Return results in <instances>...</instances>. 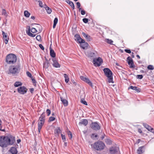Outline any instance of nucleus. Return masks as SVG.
I'll use <instances>...</instances> for the list:
<instances>
[{"mask_svg":"<svg viewBox=\"0 0 154 154\" xmlns=\"http://www.w3.org/2000/svg\"><path fill=\"white\" fill-rule=\"evenodd\" d=\"M93 148L98 151H101L104 149L105 146L104 143L101 141L95 142L93 145Z\"/></svg>","mask_w":154,"mask_h":154,"instance_id":"nucleus-3","label":"nucleus"},{"mask_svg":"<svg viewBox=\"0 0 154 154\" xmlns=\"http://www.w3.org/2000/svg\"><path fill=\"white\" fill-rule=\"evenodd\" d=\"M96 51L94 52L90 51L88 53V56L89 57H94L96 56Z\"/></svg>","mask_w":154,"mask_h":154,"instance_id":"nucleus-26","label":"nucleus"},{"mask_svg":"<svg viewBox=\"0 0 154 154\" xmlns=\"http://www.w3.org/2000/svg\"><path fill=\"white\" fill-rule=\"evenodd\" d=\"M44 122H40L38 121V131L39 133L40 132L41 129L42 128V126L44 125Z\"/></svg>","mask_w":154,"mask_h":154,"instance_id":"nucleus-19","label":"nucleus"},{"mask_svg":"<svg viewBox=\"0 0 154 154\" xmlns=\"http://www.w3.org/2000/svg\"><path fill=\"white\" fill-rule=\"evenodd\" d=\"M55 119V118L54 117L51 116L49 117V122H51L52 121H53Z\"/></svg>","mask_w":154,"mask_h":154,"instance_id":"nucleus-44","label":"nucleus"},{"mask_svg":"<svg viewBox=\"0 0 154 154\" xmlns=\"http://www.w3.org/2000/svg\"><path fill=\"white\" fill-rule=\"evenodd\" d=\"M127 61L128 65L130 66V68H134L135 67V66L134 64L133 60L130 57H128L127 58Z\"/></svg>","mask_w":154,"mask_h":154,"instance_id":"nucleus-12","label":"nucleus"},{"mask_svg":"<svg viewBox=\"0 0 154 154\" xmlns=\"http://www.w3.org/2000/svg\"><path fill=\"white\" fill-rule=\"evenodd\" d=\"M143 78V76L142 75H137V78L139 79H142Z\"/></svg>","mask_w":154,"mask_h":154,"instance_id":"nucleus-48","label":"nucleus"},{"mask_svg":"<svg viewBox=\"0 0 154 154\" xmlns=\"http://www.w3.org/2000/svg\"><path fill=\"white\" fill-rule=\"evenodd\" d=\"M39 46L40 48L42 50H44V48L43 47V45H42L41 44H39Z\"/></svg>","mask_w":154,"mask_h":154,"instance_id":"nucleus-52","label":"nucleus"},{"mask_svg":"<svg viewBox=\"0 0 154 154\" xmlns=\"http://www.w3.org/2000/svg\"><path fill=\"white\" fill-rule=\"evenodd\" d=\"M66 2L73 9H74L75 6L74 4L72 2L69 0H67Z\"/></svg>","mask_w":154,"mask_h":154,"instance_id":"nucleus-28","label":"nucleus"},{"mask_svg":"<svg viewBox=\"0 0 154 154\" xmlns=\"http://www.w3.org/2000/svg\"><path fill=\"white\" fill-rule=\"evenodd\" d=\"M147 69L149 70H153L154 69V67L152 65H149L148 66Z\"/></svg>","mask_w":154,"mask_h":154,"instance_id":"nucleus-37","label":"nucleus"},{"mask_svg":"<svg viewBox=\"0 0 154 154\" xmlns=\"http://www.w3.org/2000/svg\"><path fill=\"white\" fill-rule=\"evenodd\" d=\"M3 38L5 39V44H7L8 42V39L7 38V34L4 31L2 32Z\"/></svg>","mask_w":154,"mask_h":154,"instance_id":"nucleus-20","label":"nucleus"},{"mask_svg":"<svg viewBox=\"0 0 154 154\" xmlns=\"http://www.w3.org/2000/svg\"><path fill=\"white\" fill-rule=\"evenodd\" d=\"M103 71L105 75L108 77V82L109 83H113V77L112 76V71L108 68H104Z\"/></svg>","mask_w":154,"mask_h":154,"instance_id":"nucleus-4","label":"nucleus"},{"mask_svg":"<svg viewBox=\"0 0 154 154\" xmlns=\"http://www.w3.org/2000/svg\"><path fill=\"white\" fill-rule=\"evenodd\" d=\"M36 40L39 41H41V37L40 35H37L36 37Z\"/></svg>","mask_w":154,"mask_h":154,"instance_id":"nucleus-38","label":"nucleus"},{"mask_svg":"<svg viewBox=\"0 0 154 154\" xmlns=\"http://www.w3.org/2000/svg\"><path fill=\"white\" fill-rule=\"evenodd\" d=\"M61 137L63 140L64 141H65L66 140V137L65 135H63V134H61Z\"/></svg>","mask_w":154,"mask_h":154,"instance_id":"nucleus-50","label":"nucleus"},{"mask_svg":"<svg viewBox=\"0 0 154 154\" xmlns=\"http://www.w3.org/2000/svg\"><path fill=\"white\" fill-rule=\"evenodd\" d=\"M83 21L85 23H86L88 22V19L86 18H84L82 19Z\"/></svg>","mask_w":154,"mask_h":154,"instance_id":"nucleus-45","label":"nucleus"},{"mask_svg":"<svg viewBox=\"0 0 154 154\" xmlns=\"http://www.w3.org/2000/svg\"><path fill=\"white\" fill-rule=\"evenodd\" d=\"M131 89L134 90L136 91L137 92H139L141 90L140 89L136 87H134L132 86H130L128 88V89Z\"/></svg>","mask_w":154,"mask_h":154,"instance_id":"nucleus-22","label":"nucleus"},{"mask_svg":"<svg viewBox=\"0 0 154 154\" xmlns=\"http://www.w3.org/2000/svg\"><path fill=\"white\" fill-rule=\"evenodd\" d=\"M10 152L12 154H17V151L15 147H11L10 150Z\"/></svg>","mask_w":154,"mask_h":154,"instance_id":"nucleus-21","label":"nucleus"},{"mask_svg":"<svg viewBox=\"0 0 154 154\" xmlns=\"http://www.w3.org/2000/svg\"><path fill=\"white\" fill-rule=\"evenodd\" d=\"M58 21V18L57 17H55L54 20V23L57 24V23Z\"/></svg>","mask_w":154,"mask_h":154,"instance_id":"nucleus-46","label":"nucleus"},{"mask_svg":"<svg viewBox=\"0 0 154 154\" xmlns=\"http://www.w3.org/2000/svg\"><path fill=\"white\" fill-rule=\"evenodd\" d=\"M60 99L61 101L64 106H67L68 105V101L62 96H60Z\"/></svg>","mask_w":154,"mask_h":154,"instance_id":"nucleus-17","label":"nucleus"},{"mask_svg":"<svg viewBox=\"0 0 154 154\" xmlns=\"http://www.w3.org/2000/svg\"><path fill=\"white\" fill-rule=\"evenodd\" d=\"M45 9L48 14H50L52 12V10L48 7H46V8Z\"/></svg>","mask_w":154,"mask_h":154,"instance_id":"nucleus-35","label":"nucleus"},{"mask_svg":"<svg viewBox=\"0 0 154 154\" xmlns=\"http://www.w3.org/2000/svg\"><path fill=\"white\" fill-rule=\"evenodd\" d=\"M50 56L54 58L56 56L55 53L50 47Z\"/></svg>","mask_w":154,"mask_h":154,"instance_id":"nucleus-24","label":"nucleus"},{"mask_svg":"<svg viewBox=\"0 0 154 154\" xmlns=\"http://www.w3.org/2000/svg\"><path fill=\"white\" fill-rule=\"evenodd\" d=\"M2 14L4 16H7V14L6 11L4 9H3L2 10Z\"/></svg>","mask_w":154,"mask_h":154,"instance_id":"nucleus-41","label":"nucleus"},{"mask_svg":"<svg viewBox=\"0 0 154 154\" xmlns=\"http://www.w3.org/2000/svg\"><path fill=\"white\" fill-rule=\"evenodd\" d=\"M6 136H0V146L4 147H6Z\"/></svg>","mask_w":154,"mask_h":154,"instance_id":"nucleus-9","label":"nucleus"},{"mask_svg":"<svg viewBox=\"0 0 154 154\" xmlns=\"http://www.w3.org/2000/svg\"><path fill=\"white\" fill-rule=\"evenodd\" d=\"M38 25L39 26H38V27L39 28H41L40 29H39V30L40 32L42 31V28L41 27V26L40 25H39V24H38Z\"/></svg>","mask_w":154,"mask_h":154,"instance_id":"nucleus-58","label":"nucleus"},{"mask_svg":"<svg viewBox=\"0 0 154 154\" xmlns=\"http://www.w3.org/2000/svg\"><path fill=\"white\" fill-rule=\"evenodd\" d=\"M125 51L126 53L129 54H130L131 52V50L129 49H125Z\"/></svg>","mask_w":154,"mask_h":154,"instance_id":"nucleus-53","label":"nucleus"},{"mask_svg":"<svg viewBox=\"0 0 154 154\" xmlns=\"http://www.w3.org/2000/svg\"><path fill=\"white\" fill-rule=\"evenodd\" d=\"M81 102L82 103L86 105H88L87 102L85 101V100L84 99H81Z\"/></svg>","mask_w":154,"mask_h":154,"instance_id":"nucleus-40","label":"nucleus"},{"mask_svg":"<svg viewBox=\"0 0 154 154\" xmlns=\"http://www.w3.org/2000/svg\"><path fill=\"white\" fill-rule=\"evenodd\" d=\"M97 137V135H94V134H92L91 136V137L93 139H94L95 138Z\"/></svg>","mask_w":154,"mask_h":154,"instance_id":"nucleus-43","label":"nucleus"},{"mask_svg":"<svg viewBox=\"0 0 154 154\" xmlns=\"http://www.w3.org/2000/svg\"><path fill=\"white\" fill-rule=\"evenodd\" d=\"M88 83L91 87H92L93 86L92 83L91 82L89 79L87 78L86 81L85 82Z\"/></svg>","mask_w":154,"mask_h":154,"instance_id":"nucleus-32","label":"nucleus"},{"mask_svg":"<svg viewBox=\"0 0 154 154\" xmlns=\"http://www.w3.org/2000/svg\"><path fill=\"white\" fill-rule=\"evenodd\" d=\"M90 127L93 129L95 130H98L100 129L99 125L97 122H92L91 125Z\"/></svg>","mask_w":154,"mask_h":154,"instance_id":"nucleus-11","label":"nucleus"},{"mask_svg":"<svg viewBox=\"0 0 154 154\" xmlns=\"http://www.w3.org/2000/svg\"><path fill=\"white\" fill-rule=\"evenodd\" d=\"M105 42H106L108 44H110V45H113L112 43L113 42L111 39H105Z\"/></svg>","mask_w":154,"mask_h":154,"instance_id":"nucleus-33","label":"nucleus"},{"mask_svg":"<svg viewBox=\"0 0 154 154\" xmlns=\"http://www.w3.org/2000/svg\"><path fill=\"white\" fill-rule=\"evenodd\" d=\"M67 134L70 139H71L72 138V135L71 132L69 130L67 132Z\"/></svg>","mask_w":154,"mask_h":154,"instance_id":"nucleus-36","label":"nucleus"},{"mask_svg":"<svg viewBox=\"0 0 154 154\" xmlns=\"http://www.w3.org/2000/svg\"><path fill=\"white\" fill-rule=\"evenodd\" d=\"M27 89L24 86L20 87L17 88L18 92L20 94H26L27 91Z\"/></svg>","mask_w":154,"mask_h":154,"instance_id":"nucleus-10","label":"nucleus"},{"mask_svg":"<svg viewBox=\"0 0 154 154\" xmlns=\"http://www.w3.org/2000/svg\"><path fill=\"white\" fill-rule=\"evenodd\" d=\"M39 2V5L40 7H43V5H42V1H38Z\"/></svg>","mask_w":154,"mask_h":154,"instance_id":"nucleus-51","label":"nucleus"},{"mask_svg":"<svg viewBox=\"0 0 154 154\" xmlns=\"http://www.w3.org/2000/svg\"><path fill=\"white\" fill-rule=\"evenodd\" d=\"M26 73L28 76L30 78H32V74L29 72L27 71L26 72Z\"/></svg>","mask_w":154,"mask_h":154,"instance_id":"nucleus-42","label":"nucleus"},{"mask_svg":"<svg viewBox=\"0 0 154 154\" xmlns=\"http://www.w3.org/2000/svg\"><path fill=\"white\" fill-rule=\"evenodd\" d=\"M143 124L144 127L146 128L148 131L151 132H152V131L153 130V128H151V126L146 123H143Z\"/></svg>","mask_w":154,"mask_h":154,"instance_id":"nucleus-18","label":"nucleus"},{"mask_svg":"<svg viewBox=\"0 0 154 154\" xmlns=\"http://www.w3.org/2000/svg\"><path fill=\"white\" fill-rule=\"evenodd\" d=\"M31 78L32 79V83L33 84L35 83L36 82V81L35 79L34 78Z\"/></svg>","mask_w":154,"mask_h":154,"instance_id":"nucleus-54","label":"nucleus"},{"mask_svg":"<svg viewBox=\"0 0 154 154\" xmlns=\"http://www.w3.org/2000/svg\"><path fill=\"white\" fill-rule=\"evenodd\" d=\"M105 142L108 144H110L111 143L110 140L108 139H107L105 140Z\"/></svg>","mask_w":154,"mask_h":154,"instance_id":"nucleus-47","label":"nucleus"},{"mask_svg":"<svg viewBox=\"0 0 154 154\" xmlns=\"http://www.w3.org/2000/svg\"><path fill=\"white\" fill-rule=\"evenodd\" d=\"M22 85V83L20 82H16L14 84V86L16 87L20 86Z\"/></svg>","mask_w":154,"mask_h":154,"instance_id":"nucleus-30","label":"nucleus"},{"mask_svg":"<svg viewBox=\"0 0 154 154\" xmlns=\"http://www.w3.org/2000/svg\"><path fill=\"white\" fill-rule=\"evenodd\" d=\"M88 120L86 119H82L81 120L79 123V125H83L84 126H86L88 124Z\"/></svg>","mask_w":154,"mask_h":154,"instance_id":"nucleus-15","label":"nucleus"},{"mask_svg":"<svg viewBox=\"0 0 154 154\" xmlns=\"http://www.w3.org/2000/svg\"><path fill=\"white\" fill-rule=\"evenodd\" d=\"M61 130L59 127L57 128L54 130V133L55 134V136H57L59 135V134L61 132Z\"/></svg>","mask_w":154,"mask_h":154,"instance_id":"nucleus-27","label":"nucleus"},{"mask_svg":"<svg viewBox=\"0 0 154 154\" xmlns=\"http://www.w3.org/2000/svg\"><path fill=\"white\" fill-rule=\"evenodd\" d=\"M21 142V140L20 139H18L17 140V143H19Z\"/></svg>","mask_w":154,"mask_h":154,"instance_id":"nucleus-61","label":"nucleus"},{"mask_svg":"<svg viewBox=\"0 0 154 154\" xmlns=\"http://www.w3.org/2000/svg\"><path fill=\"white\" fill-rule=\"evenodd\" d=\"M46 112L48 114V116H49L51 113V110L49 109H47L46 110Z\"/></svg>","mask_w":154,"mask_h":154,"instance_id":"nucleus-49","label":"nucleus"},{"mask_svg":"<svg viewBox=\"0 0 154 154\" xmlns=\"http://www.w3.org/2000/svg\"><path fill=\"white\" fill-rule=\"evenodd\" d=\"M102 59L99 57L97 58H94L93 60V63L95 66H99L101 65L102 63Z\"/></svg>","mask_w":154,"mask_h":154,"instance_id":"nucleus-8","label":"nucleus"},{"mask_svg":"<svg viewBox=\"0 0 154 154\" xmlns=\"http://www.w3.org/2000/svg\"><path fill=\"white\" fill-rule=\"evenodd\" d=\"M6 147L9 145H12L15 142V140L14 137L10 136L9 137L6 136Z\"/></svg>","mask_w":154,"mask_h":154,"instance_id":"nucleus-5","label":"nucleus"},{"mask_svg":"<svg viewBox=\"0 0 154 154\" xmlns=\"http://www.w3.org/2000/svg\"><path fill=\"white\" fill-rule=\"evenodd\" d=\"M52 60L53 62L52 65L55 68H60V65L58 63L55 59H53Z\"/></svg>","mask_w":154,"mask_h":154,"instance_id":"nucleus-14","label":"nucleus"},{"mask_svg":"<svg viewBox=\"0 0 154 154\" xmlns=\"http://www.w3.org/2000/svg\"><path fill=\"white\" fill-rule=\"evenodd\" d=\"M45 114L44 112H43L41 115L38 121L43 122H45Z\"/></svg>","mask_w":154,"mask_h":154,"instance_id":"nucleus-23","label":"nucleus"},{"mask_svg":"<svg viewBox=\"0 0 154 154\" xmlns=\"http://www.w3.org/2000/svg\"><path fill=\"white\" fill-rule=\"evenodd\" d=\"M44 8L46 9V7H48L46 4L44 5V6H43Z\"/></svg>","mask_w":154,"mask_h":154,"instance_id":"nucleus-64","label":"nucleus"},{"mask_svg":"<svg viewBox=\"0 0 154 154\" xmlns=\"http://www.w3.org/2000/svg\"><path fill=\"white\" fill-rule=\"evenodd\" d=\"M24 16L27 17H29L30 15V14L27 11H25L24 12Z\"/></svg>","mask_w":154,"mask_h":154,"instance_id":"nucleus-34","label":"nucleus"},{"mask_svg":"<svg viewBox=\"0 0 154 154\" xmlns=\"http://www.w3.org/2000/svg\"><path fill=\"white\" fill-rule=\"evenodd\" d=\"M80 78L82 81L85 82L88 78L83 76H80Z\"/></svg>","mask_w":154,"mask_h":154,"instance_id":"nucleus-39","label":"nucleus"},{"mask_svg":"<svg viewBox=\"0 0 154 154\" xmlns=\"http://www.w3.org/2000/svg\"><path fill=\"white\" fill-rule=\"evenodd\" d=\"M74 37L75 40H77L79 43H81L80 47L84 49L87 48L88 46V44L87 42H85V41L82 39L79 35H75Z\"/></svg>","mask_w":154,"mask_h":154,"instance_id":"nucleus-1","label":"nucleus"},{"mask_svg":"<svg viewBox=\"0 0 154 154\" xmlns=\"http://www.w3.org/2000/svg\"><path fill=\"white\" fill-rule=\"evenodd\" d=\"M26 33L29 36L34 37L35 36V34H32L31 32L33 33H36L37 32V30L34 28H32L30 29V27L29 26L28 30H26Z\"/></svg>","mask_w":154,"mask_h":154,"instance_id":"nucleus-7","label":"nucleus"},{"mask_svg":"<svg viewBox=\"0 0 154 154\" xmlns=\"http://www.w3.org/2000/svg\"><path fill=\"white\" fill-rule=\"evenodd\" d=\"M85 13V12L84 10H82L81 11V14L82 15H84Z\"/></svg>","mask_w":154,"mask_h":154,"instance_id":"nucleus-56","label":"nucleus"},{"mask_svg":"<svg viewBox=\"0 0 154 154\" xmlns=\"http://www.w3.org/2000/svg\"><path fill=\"white\" fill-rule=\"evenodd\" d=\"M76 5H77V7L78 8H79L80 7V6H81L80 3L79 2H77L76 3Z\"/></svg>","mask_w":154,"mask_h":154,"instance_id":"nucleus-55","label":"nucleus"},{"mask_svg":"<svg viewBox=\"0 0 154 154\" xmlns=\"http://www.w3.org/2000/svg\"><path fill=\"white\" fill-rule=\"evenodd\" d=\"M31 18L33 20H34L35 19V17L34 16H32L31 17Z\"/></svg>","mask_w":154,"mask_h":154,"instance_id":"nucleus-62","label":"nucleus"},{"mask_svg":"<svg viewBox=\"0 0 154 154\" xmlns=\"http://www.w3.org/2000/svg\"><path fill=\"white\" fill-rule=\"evenodd\" d=\"M140 140H140V139H138V140L137 141V143H139L140 142Z\"/></svg>","mask_w":154,"mask_h":154,"instance_id":"nucleus-63","label":"nucleus"},{"mask_svg":"<svg viewBox=\"0 0 154 154\" xmlns=\"http://www.w3.org/2000/svg\"><path fill=\"white\" fill-rule=\"evenodd\" d=\"M2 121L1 119H0V128H2Z\"/></svg>","mask_w":154,"mask_h":154,"instance_id":"nucleus-60","label":"nucleus"},{"mask_svg":"<svg viewBox=\"0 0 154 154\" xmlns=\"http://www.w3.org/2000/svg\"><path fill=\"white\" fill-rule=\"evenodd\" d=\"M145 151L144 146L139 147L137 151V152L138 154H142Z\"/></svg>","mask_w":154,"mask_h":154,"instance_id":"nucleus-16","label":"nucleus"},{"mask_svg":"<svg viewBox=\"0 0 154 154\" xmlns=\"http://www.w3.org/2000/svg\"><path fill=\"white\" fill-rule=\"evenodd\" d=\"M82 35L86 39H87L88 41H90L91 39V36L88 35L86 34L84 32H82Z\"/></svg>","mask_w":154,"mask_h":154,"instance_id":"nucleus-25","label":"nucleus"},{"mask_svg":"<svg viewBox=\"0 0 154 154\" xmlns=\"http://www.w3.org/2000/svg\"><path fill=\"white\" fill-rule=\"evenodd\" d=\"M119 148L116 146L112 147L109 149L110 152L111 154H115L119 150Z\"/></svg>","mask_w":154,"mask_h":154,"instance_id":"nucleus-13","label":"nucleus"},{"mask_svg":"<svg viewBox=\"0 0 154 154\" xmlns=\"http://www.w3.org/2000/svg\"><path fill=\"white\" fill-rule=\"evenodd\" d=\"M29 91H30V92L32 94V93H33V91H34V88H30V89H29Z\"/></svg>","mask_w":154,"mask_h":154,"instance_id":"nucleus-57","label":"nucleus"},{"mask_svg":"<svg viewBox=\"0 0 154 154\" xmlns=\"http://www.w3.org/2000/svg\"><path fill=\"white\" fill-rule=\"evenodd\" d=\"M138 131L140 133H142V131L141 130V129L140 128L138 129Z\"/></svg>","mask_w":154,"mask_h":154,"instance_id":"nucleus-59","label":"nucleus"},{"mask_svg":"<svg viewBox=\"0 0 154 154\" xmlns=\"http://www.w3.org/2000/svg\"><path fill=\"white\" fill-rule=\"evenodd\" d=\"M20 69V66L19 65L11 66L9 67V71L12 74H15L18 73Z\"/></svg>","mask_w":154,"mask_h":154,"instance_id":"nucleus-6","label":"nucleus"},{"mask_svg":"<svg viewBox=\"0 0 154 154\" xmlns=\"http://www.w3.org/2000/svg\"><path fill=\"white\" fill-rule=\"evenodd\" d=\"M64 78L65 79V81L66 83H68L69 81V79L68 75L66 74H64Z\"/></svg>","mask_w":154,"mask_h":154,"instance_id":"nucleus-31","label":"nucleus"},{"mask_svg":"<svg viewBox=\"0 0 154 154\" xmlns=\"http://www.w3.org/2000/svg\"><path fill=\"white\" fill-rule=\"evenodd\" d=\"M49 63L47 61L44 62L43 63V67L46 69L48 68L49 67Z\"/></svg>","mask_w":154,"mask_h":154,"instance_id":"nucleus-29","label":"nucleus"},{"mask_svg":"<svg viewBox=\"0 0 154 154\" xmlns=\"http://www.w3.org/2000/svg\"><path fill=\"white\" fill-rule=\"evenodd\" d=\"M17 61L16 56L13 54H11L8 55L6 57V62L8 64H13Z\"/></svg>","mask_w":154,"mask_h":154,"instance_id":"nucleus-2","label":"nucleus"}]
</instances>
